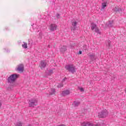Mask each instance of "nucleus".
<instances>
[{
  "label": "nucleus",
  "instance_id": "obj_1",
  "mask_svg": "<svg viewBox=\"0 0 126 126\" xmlns=\"http://www.w3.org/2000/svg\"><path fill=\"white\" fill-rule=\"evenodd\" d=\"M19 77V74H13L7 79L8 83H14L15 81Z\"/></svg>",
  "mask_w": 126,
  "mask_h": 126
},
{
  "label": "nucleus",
  "instance_id": "obj_2",
  "mask_svg": "<svg viewBox=\"0 0 126 126\" xmlns=\"http://www.w3.org/2000/svg\"><path fill=\"white\" fill-rule=\"evenodd\" d=\"M65 68L66 70H68L71 73H74L76 71V67L73 64H68L65 66Z\"/></svg>",
  "mask_w": 126,
  "mask_h": 126
},
{
  "label": "nucleus",
  "instance_id": "obj_3",
  "mask_svg": "<svg viewBox=\"0 0 126 126\" xmlns=\"http://www.w3.org/2000/svg\"><path fill=\"white\" fill-rule=\"evenodd\" d=\"M28 103L30 107H35L38 104V100L35 98L31 99L29 101Z\"/></svg>",
  "mask_w": 126,
  "mask_h": 126
},
{
  "label": "nucleus",
  "instance_id": "obj_4",
  "mask_svg": "<svg viewBox=\"0 0 126 126\" xmlns=\"http://www.w3.org/2000/svg\"><path fill=\"white\" fill-rule=\"evenodd\" d=\"M108 111L105 109L98 113V117L100 118H106L108 116Z\"/></svg>",
  "mask_w": 126,
  "mask_h": 126
},
{
  "label": "nucleus",
  "instance_id": "obj_5",
  "mask_svg": "<svg viewBox=\"0 0 126 126\" xmlns=\"http://www.w3.org/2000/svg\"><path fill=\"white\" fill-rule=\"evenodd\" d=\"M91 29L92 30H94L95 29V32L97 33V34H101V32L97 28V25L94 23H92L91 24Z\"/></svg>",
  "mask_w": 126,
  "mask_h": 126
},
{
  "label": "nucleus",
  "instance_id": "obj_6",
  "mask_svg": "<svg viewBox=\"0 0 126 126\" xmlns=\"http://www.w3.org/2000/svg\"><path fill=\"white\" fill-rule=\"evenodd\" d=\"M15 70H16V71H19V72H23L24 70V65L23 64H19L15 68Z\"/></svg>",
  "mask_w": 126,
  "mask_h": 126
},
{
  "label": "nucleus",
  "instance_id": "obj_7",
  "mask_svg": "<svg viewBox=\"0 0 126 126\" xmlns=\"http://www.w3.org/2000/svg\"><path fill=\"white\" fill-rule=\"evenodd\" d=\"M39 66L41 69H44L47 66V62L45 61H42L39 63Z\"/></svg>",
  "mask_w": 126,
  "mask_h": 126
},
{
  "label": "nucleus",
  "instance_id": "obj_8",
  "mask_svg": "<svg viewBox=\"0 0 126 126\" xmlns=\"http://www.w3.org/2000/svg\"><path fill=\"white\" fill-rule=\"evenodd\" d=\"M50 31L52 32L55 31L57 30V25L56 24H51L50 27Z\"/></svg>",
  "mask_w": 126,
  "mask_h": 126
},
{
  "label": "nucleus",
  "instance_id": "obj_9",
  "mask_svg": "<svg viewBox=\"0 0 126 126\" xmlns=\"http://www.w3.org/2000/svg\"><path fill=\"white\" fill-rule=\"evenodd\" d=\"M82 126H94L90 122H84L81 124Z\"/></svg>",
  "mask_w": 126,
  "mask_h": 126
},
{
  "label": "nucleus",
  "instance_id": "obj_10",
  "mask_svg": "<svg viewBox=\"0 0 126 126\" xmlns=\"http://www.w3.org/2000/svg\"><path fill=\"white\" fill-rule=\"evenodd\" d=\"M70 92L69 91L66 90V91H64L62 92L61 94L62 96H66V95H68L69 94Z\"/></svg>",
  "mask_w": 126,
  "mask_h": 126
},
{
  "label": "nucleus",
  "instance_id": "obj_11",
  "mask_svg": "<svg viewBox=\"0 0 126 126\" xmlns=\"http://www.w3.org/2000/svg\"><path fill=\"white\" fill-rule=\"evenodd\" d=\"M107 1H105L101 3V9H104L106 6H107Z\"/></svg>",
  "mask_w": 126,
  "mask_h": 126
},
{
  "label": "nucleus",
  "instance_id": "obj_12",
  "mask_svg": "<svg viewBox=\"0 0 126 126\" xmlns=\"http://www.w3.org/2000/svg\"><path fill=\"white\" fill-rule=\"evenodd\" d=\"M77 25V22H76V21H74V22H72V26H73V30H76Z\"/></svg>",
  "mask_w": 126,
  "mask_h": 126
},
{
  "label": "nucleus",
  "instance_id": "obj_13",
  "mask_svg": "<svg viewBox=\"0 0 126 126\" xmlns=\"http://www.w3.org/2000/svg\"><path fill=\"white\" fill-rule=\"evenodd\" d=\"M106 45L107 48H108V49H111V41L107 40L106 42Z\"/></svg>",
  "mask_w": 126,
  "mask_h": 126
},
{
  "label": "nucleus",
  "instance_id": "obj_14",
  "mask_svg": "<svg viewBox=\"0 0 126 126\" xmlns=\"http://www.w3.org/2000/svg\"><path fill=\"white\" fill-rule=\"evenodd\" d=\"M89 57H90V58H91V60H92V61H93V60H94V58H95V54H91L89 53L88 54Z\"/></svg>",
  "mask_w": 126,
  "mask_h": 126
},
{
  "label": "nucleus",
  "instance_id": "obj_15",
  "mask_svg": "<svg viewBox=\"0 0 126 126\" xmlns=\"http://www.w3.org/2000/svg\"><path fill=\"white\" fill-rule=\"evenodd\" d=\"M53 72L52 69H50L46 71V74L47 75H51V74H53Z\"/></svg>",
  "mask_w": 126,
  "mask_h": 126
},
{
  "label": "nucleus",
  "instance_id": "obj_16",
  "mask_svg": "<svg viewBox=\"0 0 126 126\" xmlns=\"http://www.w3.org/2000/svg\"><path fill=\"white\" fill-rule=\"evenodd\" d=\"M66 51V46H63L60 49V51L61 53H63Z\"/></svg>",
  "mask_w": 126,
  "mask_h": 126
},
{
  "label": "nucleus",
  "instance_id": "obj_17",
  "mask_svg": "<svg viewBox=\"0 0 126 126\" xmlns=\"http://www.w3.org/2000/svg\"><path fill=\"white\" fill-rule=\"evenodd\" d=\"M73 105L74 107H77L78 106H79V105H80V102H79V101H74V103H73Z\"/></svg>",
  "mask_w": 126,
  "mask_h": 126
},
{
  "label": "nucleus",
  "instance_id": "obj_18",
  "mask_svg": "<svg viewBox=\"0 0 126 126\" xmlns=\"http://www.w3.org/2000/svg\"><path fill=\"white\" fill-rule=\"evenodd\" d=\"M55 93H56V90L55 89H52L50 93V95H55Z\"/></svg>",
  "mask_w": 126,
  "mask_h": 126
},
{
  "label": "nucleus",
  "instance_id": "obj_19",
  "mask_svg": "<svg viewBox=\"0 0 126 126\" xmlns=\"http://www.w3.org/2000/svg\"><path fill=\"white\" fill-rule=\"evenodd\" d=\"M22 48L23 49H27V43H26L25 42H23V44H22Z\"/></svg>",
  "mask_w": 126,
  "mask_h": 126
},
{
  "label": "nucleus",
  "instance_id": "obj_20",
  "mask_svg": "<svg viewBox=\"0 0 126 126\" xmlns=\"http://www.w3.org/2000/svg\"><path fill=\"white\" fill-rule=\"evenodd\" d=\"M15 126H22V123H21L20 121H19L15 124Z\"/></svg>",
  "mask_w": 126,
  "mask_h": 126
},
{
  "label": "nucleus",
  "instance_id": "obj_21",
  "mask_svg": "<svg viewBox=\"0 0 126 126\" xmlns=\"http://www.w3.org/2000/svg\"><path fill=\"white\" fill-rule=\"evenodd\" d=\"M63 86V83H60L57 86L58 88H61Z\"/></svg>",
  "mask_w": 126,
  "mask_h": 126
},
{
  "label": "nucleus",
  "instance_id": "obj_22",
  "mask_svg": "<svg viewBox=\"0 0 126 126\" xmlns=\"http://www.w3.org/2000/svg\"><path fill=\"white\" fill-rule=\"evenodd\" d=\"M120 8H119L118 7H115L114 8V11H120Z\"/></svg>",
  "mask_w": 126,
  "mask_h": 126
},
{
  "label": "nucleus",
  "instance_id": "obj_23",
  "mask_svg": "<svg viewBox=\"0 0 126 126\" xmlns=\"http://www.w3.org/2000/svg\"><path fill=\"white\" fill-rule=\"evenodd\" d=\"M112 25H113V21H109V23L108 24L109 27H112Z\"/></svg>",
  "mask_w": 126,
  "mask_h": 126
},
{
  "label": "nucleus",
  "instance_id": "obj_24",
  "mask_svg": "<svg viewBox=\"0 0 126 126\" xmlns=\"http://www.w3.org/2000/svg\"><path fill=\"white\" fill-rule=\"evenodd\" d=\"M79 90L81 91V92H84V89L83 88L79 87Z\"/></svg>",
  "mask_w": 126,
  "mask_h": 126
},
{
  "label": "nucleus",
  "instance_id": "obj_25",
  "mask_svg": "<svg viewBox=\"0 0 126 126\" xmlns=\"http://www.w3.org/2000/svg\"><path fill=\"white\" fill-rule=\"evenodd\" d=\"M56 17L57 18H60V17H61V15L60 14H57Z\"/></svg>",
  "mask_w": 126,
  "mask_h": 126
},
{
  "label": "nucleus",
  "instance_id": "obj_26",
  "mask_svg": "<svg viewBox=\"0 0 126 126\" xmlns=\"http://www.w3.org/2000/svg\"><path fill=\"white\" fill-rule=\"evenodd\" d=\"M83 47H84V48H83L84 50H86L87 49V45H85L83 46Z\"/></svg>",
  "mask_w": 126,
  "mask_h": 126
},
{
  "label": "nucleus",
  "instance_id": "obj_27",
  "mask_svg": "<svg viewBox=\"0 0 126 126\" xmlns=\"http://www.w3.org/2000/svg\"><path fill=\"white\" fill-rule=\"evenodd\" d=\"M4 50L5 51H6V53H9V51L8 50V49L4 48Z\"/></svg>",
  "mask_w": 126,
  "mask_h": 126
},
{
  "label": "nucleus",
  "instance_id": "obj_28",
  "mask_svg": "<svg viewBox=\"0 0 126 126\" xmlns=\"http://www.w3.org/2000/svg\"><path fill=\"white\" fill-rule=\"evenodd\" d=\"M65 80H66V78H64L63 80H62V83L63 82H64V81H65Z\"/></svg>",
  "mask_w": 126,
  "mask_h": 126
},
{
  "label": "nucleus",
  "instance_id": "obj_29",
  "mask_svg": "<svg viewBox=\"0 0 126 126\" xmlns=\"http://www.w3.org/2000/svg\"><path fill=\"white\" fill-rule=\"evenodd\" d=\"M82 54V51H79V55H81Z\"/></svg>",
  "mask_w": 126,
  "mask_h": 126
},
{
  "label": "nucleus",
  "instance_id": "obj_30",
  "mask_svg": "<svg viewBox=\"0 0 126 126\" xmlns=\"http://www.w3.org/2000/svg\"><path fill=\"white\" fill-rule=\"evenodd\" d=\"M96 126H99V125H98V124H97L96 125H95Z\"/></svg>",
  "mask_w": 126,
  "mask_h": 126
}]
</instances>
